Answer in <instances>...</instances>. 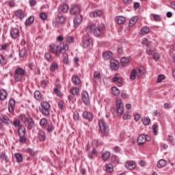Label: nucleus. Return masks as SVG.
<instances>
[{"instance_id": "f257e3e1", "label": "nucleus", "mask_w": 175, "mask_h": 175, "mask_svg": "<svg viewBox=\"0 0 175 175\" xmlns=\"http://www.w3.org/2000/svg\"><path fill=\"white\" fill-rule=\"evenodd\" d=\"M105 25H102L101 26H98L95 24L88 25L86 29L90 32H93V34L96 38H99V36H102L103 35V32H105Z\"/></svg>"}, {"instance_id": "f03ea898", "label": "nucleus", "mask_w": 175, "mask_h": 175, "mask_svg": "<svg viewBox=\"0 0 175 175\" xmlns=\"http://www.w3.org/2000/svg\"><path fill=\"white\" fill-rule=\"evenodd\" d=\"M146 68L144 66H140L139 68L133 69L130 74V79L131 80L133 81L136 79V76L138 77V79H140V77H142V76H144L146 75Z\"/></svg>"}, {"instance_id": "7ed1b4c3", "label": "nucleus", "mask_w": 175, "mask_h": 175, "mask_svg": "<svg viewBox=\"0 0 175 175\" xmlns=\"http://www.w3.org/2000/svg\"><path fill=\"white\" fill-rule=\"evenodd\" d=\"M40 113H42V114L43 116H44L45 117H49L50 116V109H51V106L50 104L48 102L46 101H42L40 103Z\"/></svg>"}, {"instance_id": "20e7f679", "label": "nucleus", "mask_w": 175, "mask_h": 175, "mask_svg": "<svg viewBox=\"0 0 175 175\" xmlns=\"http://www.w3.org/2000/svg\"><path fill=\"white\" fill-rule=\"evenodd\" d=\"M92 44V38L90 36V35H84L82 38V47L83 49H88L91 47Z\"/></svg>"}, {"instance_id": "39448f33", "label": "nucleus", "mask_w": 175, "mask_h": 175, "mask_svg": "<svg viewBox=\"0 0 175 175\" xmlns=\"http://www.w3.org/2000/svg\"><path fill=\"white\" fill-rule=\"evenodd\" d=\"M98 128L103 135H106L109 132V124H106L103 119L98 120Z\"/></svg>"}, {"instance_id": "423d86ee", "label": "nucleus", "mask_w": 175, "mask_h": 175, "mask_svg": "<svg viewBox=\"0 0 175 175\" xmlns=\"http://www.w3.org/2000/svg\"><path fill=\"white\" fill-rule=\"evenodd\" d=\"M25 75V70L21 67H18L15 70L14 79L16 81H21L23 77Z\"/></svg>"}, {"instance_id": "0eeeda50", "label": "nucleus", "mask_w": 175, "mask_h": 175, "mask_svg": "<svg viewBox=\"0 0 175 175\" xmlns=\"http://www.w3.org/2000/svg\"><path fill=\"white\" fill-rule=\"evenodd\" d=\"M116 111L118 116H122L124 113V104L121 98L116 99Z\"/></svg>"}, {"instance_id": "6e6552de", "label": "nucleus", "mask_w": 175, "mask_h": 175, "mask_svg": "<svg viewBox=\"0 0 175 175\" xmlns=\"http://www.w3.org/2000/svg\"><path fill=\"white\" fill-rule=\"evenodd\" d=\"M49 49L51 53H53V54H55L57 57H58V55H61L59 45H57L55 43H52L49 46Z\"/></svg>"}, {"instance_id": "1a4fd4ad", "label": "nucleus", "mask_w": 175, "mask_h": 175, "mask_svg": "<svg viewBox=\"0 0 175 175\" xmlns=\"http://www.w3.org/2000/svg\"><path fill=\"white\" fill-rule=\"evenodd\" d=\"M112 83H116V85L118 87L122 86V82L124 81V79L121 77V75L116 73L114 77L111 79Z\"/></svg>"}, {"instance_id": "9d476101", "label": "nucleus", "mask_w": 175, "mask_h": 175, "mask_svg": "<svg viewBox=\"0 0 175 175\" xmlns=\"http://www.w3.org/2000/svg\"><path fill=\"white\" fill-rule=\"evenodd\" d=\"M151 137L150 135H141L137 138V143L139 146H142L146 143V142H150Z\"/></svg>"}, {"instance_id": "9b49d317", "label": "nucleus", "mask_w": 175, "mask_h": 175, "mask_svg": "<svg viewBox=\"0 0 175 175\" xmlns=\"http://www.w3.org/2000/svg\"><path fill=\"white\" fill-rule=\"evenodd\" d=\"M110 68L111 70H115V71L118 70L120 69V62L115 59H111Z\"/></svg>"}, {"instance_id": "f8f14e48", "label": "nucleus", "mask_w": 175, "mask_h": 175, "mask_svg": "<svg viewBox=\"0 0 175 175\" xmlns=\"http://www.w3.org/2000/svg\"><path fill=\"white\" fill-rule=\"evenodd\" d=\"M10 36L12 39H17L20 37V30L18 28L14 27L10 30Z\"/></svg>"}, {"instance_id": "ddd939ff", "label": "nucleus", "mask_w": 175, "mask_h": 175, "mask_svg": "<svg viewBox=\"0 0 175 175\" xmlns=\"http://www.w3.org/2000/svg\"><path fill=\"white\" fill-rule=\"evenodd\" d=\"M81 100L85 105H90V96H88V92L86 91L82 92Z\"/></svg>"}, {"instance_id": "4468645a", "label": "nucleus", "mask_w": 175, "mask_h": 175, "mask_svg": "<svg viewBox=\"0 0 175 175\" xmlns=\"http://www.w3.org/2000/svg\"><path fill=\"white\" fill-rule=\"evenodd\" d=\"M0 121H1L3 124H5V125H10V124H12V121L5 114L0 115Z\"/></svg>"}, {"instance_id": "2eb2a0df", "label": "nucleus", "mask_w": 175, "mask_h": 175, "mask_svg": "<svg viewBox=\"0 0 175 175\" xmlns=\"http://www.w3.org/2000/svg\"><path fill=\"white\" fill-rule=\"evenodd\" d=\"M70 12L71 14L79 16L80 15V12H81V7L80 5H73Z\"/></svg>"}, {"instance_id": "dca6fc26", "label": "nucleus", "mask_w": 175, "mask_h": 175, "mask_svg": "<svg viewBox=\"0 0 175 175\" xmlns=\"http://www.w3.org/2000/svg\"><path fill=\"white\" fill-rule=\"evenodd\" d=\"M82 21H83V16L77 15L75 16V18L74 19V27H75V28L79 27V25H80V24H81Z\"/></svg>"}, {"instance_id": "f3484780", "label": "nucleus", "mask_w": 175, "mask_h": 175, "mask_svg": "<svg viewBox=\"0 0 175 175\" xmlns=\"http://www.w3.org/2000/svg\"><path fill=\"white\" fill-rule=\"evenodd\" d=\"M26 122L27 123V129L29 131H31L32 128H34L35 126V121L31 117H29L28 118L26 119Z\"/></svg>"}, {"instance_id": "a211bd4d", "label": "nucleus", "mask_w": 175, "mask_h": 175, "mask_svg": "<svg viewBox=\"0 0 175 175\" xmlns=\"http://www.w3.org/2000/svg\"><path fill=\"white\" fill-rule=\"evenodd\" d=\"M16 101L13 98L10 99L8 102V110L10 113H13V111H14Z\"/></svg>"}, {"instance_id": "6ab92c4d", "label": "nucleus", "mask_w": 175, "mask_h": 175, "mask_svg": "<svg viewBox=\"0 0 175 175\" xmlns=\"http://www.w3.org/2000/svg\"><path fill=\"white\" fill-rule=\"evenodd\" d=\"M125 167L129 170H133L136 168V163H135V161H128L125 163Z\"/></svg>"}, {"instance_id": "aec40b11", "label": "nucleus", "mask_w": 175, "mask_h": 175, "mask_svg": "<svg viewBox=\"0 0 175 175\" xmlns=\"http://www.w3.org/2000/svg\"><path fill=\"white\" fill-rule=\"evenodd\" d=\"M82 117L83 118H85V120H88V121H92V120H94V116L92 115V113L85 111L83 114H82Z\"/></svg>"}, {"instance_id": "412c9836", "label": "nucleus", "mask_w": 175, "mask_h": 175, "mask_svg": "<svg viewBox=\"0 0 175 175\" xmlns=\"http://www.w3.org/2000/svg\"><path fill=\"white\" fill-rule=\"evenodd\" d=\"M68 10L69 6L66 4H64L58 8L57 12L58 13H68Z\"/></svg>"}, {"instance_id": "4be33fe9", "label": "nucleus", "mask_w": 175, "mask_h": 175, "mask_svg": "<svg viewBox=\"0 0 175 175\" xmlns=\"http://www.w3.org/2000/svg\"><path fill=\"white\" fill-rule=\"evenodd\" d=\"M100 16H102V10H96L95 11L90 13V16L92 17V18H95V17H100Z\"/></svg>"}, {"instance_id": "5701e85b", "label": "nucleus", "mask_w": 175, "mask_h": 175, "mask_svg": "<svg viewBox=\"0 0 175 175\" xmlns=\"http://www.w3.org/2000/svg\"><path fill=\"white\" fill-rule=\"evenodd\" d=\"M38 136L40 142H44L46 140V133L42 129H40L38 133Z\"/></svg>"}, {"instance_id": "b1692460", "label": "nucleus", "mask_w": 175, "mask_h": 175, "mask_svg": "<svg viewBox=\"0 0 175 175\" xmlns=\"http://www.w3.org/2000/svg\"><path fill=\"white\" fill-rule=\"evenodd\" d=\"M131 62V57H122L120 59V64L122 66H128Z\"/></svg>"}, {"instance_id": "393cba45", "label": "nucleus", "mask_w": 175, "mask_h": 175, "mask_svg": "<svg viewBox=\"0 0 175 175\" xmlns=\"http://www.w3.org/2000/svg\"><path fill=\"white\" fill-rule=\"evenodd\" d=\"M59 88H61V85H57L56 87L53 88V92H55V95H57V96L62 98V96H64V94L61 92V90H59Z\"/></svg>"}, {"instance_id": "a878e982", "label": "nucleus", "mask_w": 175, "mask_h": 175, "mask_svg": "<svg viewBox=\"0 0 175 175\" xmlns=\"http://www.w3.org/2000/svg\"><path fill=\"white\" fill-rule=\"evenodd\" d=\"M59 51H60V54L61 53H62V51H66L67 50H68L69 46H68V44L65 43V42H61L59 44Z\"/></svg>"}, {"instance_id": "bb28decb", "label": "nucleus", "mask_w": 175, "mask_h": 175, "mask_svg": "<svg viewBox=\"0 0 175 175\" xmlns=\"http://www.w3.org/2000/svg\"><path fill=\"white\" fill-rule=\"evenodd\" d=\"M15 16L18 17V18L23 20L25 16V12L21 10H19L15 12Z\"/></svg>"}, {"instance_id": "cd10ccee", "label": "nucleus", "mask_w": 175, "mask_h": 175, "mask_svg": "<svg viewBox=\"0 0 175 175\" xmlns=\"http://www.w3.org/2000/svg\"><path fill=\"white\" fill-rule=\"evenodd\" d=\"M25 127L23 125L19 126L18 129V136H25Z\"/></svg>"}, {"instance_id": "c85d7f7f", "label": "nucleus", "mask_w": 175, "mask_h": 175, "mask_svg": "<svg viewBox=\"0 0 175 175\" xmlns=\"http://www.w3.org/2000/svg\"><path fill=\"white\" fill-rule=\"evenodd\" d=\"M8 96V92L5 89L0 90V100H5Z\"/></svg>"}, {"instance_id": "c756f323", "label": "nucleus", "mask_w": 175, "mask_h": 175, "mask_svg": "<svg viewBox=\"0 0 175 175\" xmlns=\"http://www.w3.org/2000/svg\"><path fill=\"white\" fill-rule=\"evenodd\" d=\"M64 42H66V43H75V37L70 36V35H67L65 38H64Z\"/></svg>"}, {"instance_id": "7c9ffc66", "label": "nucleus", "mask_w": 175, "mask_h": 175, "mask_svg": "<svg viewBox=\"0 0 175 175\" xmlns=\"http://www.w3.org/2000/svg\"><path fill=\"white\" fill-rule=\"evenodd\" d=\"M8 64V59L5 56L0 54V65L3 66Z\"/></svg>"}, {"instance_id": "2f4dec72", "label": "nucleus", "mask_w": 175, "mask_h": 175, "mask_svg": "<svg viewBox=\"0 0 175 175\" xmlns=\"http://www.w3.org/2000/svg\"><path fill=\"white\" fill-rule=\"evenodd\" d=\"M116 21L118 24H124L125 23V17L124 16H116Z\"/></svg>"}, {"instance_id": "473e14b6", "label": "nucleus", "mask_w": 175, "mask_h": 175, "mask_svg": "<svg viewBox=\"0 0 175 175\" xmlns=\"http://www.w3.org/2000/svg\"><path fill=\"white\" fill-rule=\"evenodd\" d=\"M167 163V162L165 159H161L157 163V167L159 168L164 167V166H166Z\"/></svg>"}, {"instance_id": "72a5a7b5", "label": "nucleus", "mask_w": 175, "mask_h": 175, "mask_svg": "<svg viewBox=\"0 0 175 175\" xmlns=\"http://www.w3.org/2000/svg\"><path fill=\"white\" fill-rule=\"evenodd\" d=\"M14 157L16 158V162H18V163L23 162V154L20 153H15Z\"/></svg>"}, {"instance_id": "f704fd0d", "label": "nucleus", "mask_w": 175, "mask_h": 175, "mask_svg": "<svg viewBox=\"0 0 175 175\" xmlns=\"http://www.w3.org/2000/svg\"><path fill=\"white\" fill-rule=\"evenodd\" d=\"M33 21H35V18H33V16H29L27 19H26L25 25H31Z\"/></svg>"}, {"instance_id": "c9c22d12", "label": "nucleus", "mask_w": 175, "mask_h": 175, "mask_svg": "<svg viewBox=\"0 0 175 175\" xmlns=\"http://www.w3.org/2000/svg\"><path fill=\"white\" fill-rule=\"evenodd\" d=\"M71 81L75 85L80 84V78L76 75H74L72 77Z\"/></svg>"}, {"instance_id": "e433bc0d", "label": "nucleus", "mask_w": 175, "mask_h": 175, "mask_svg": "<svg viewBox=\"0 0 175 175\" xmlns=\"http://www.w3.org/2000/svg\"><path fill=\"white\" fill-rule=\"evenodd\" d=\"M102 159L103 161H108V159H110V152L107 151L103 153Z\"/></svg>"}, {"instance_id": "4c0bfd02", "label": "nucleus", "mask_w": 175, "mask_h": 175, "mask_svg": "<svg viewBox=\"0 0 175 175\" xmlns=\"http://www.w3.org/2000/svg\"><path fill=\"white\" fill-rule=\"evenodd\" d=\"M49 123H47V119L46 118H42L40 120V125L42 128H46V126H47V124Z\"/></svg>"}, {"instance_id": "58836bf2", "label": "nucleus", "mask_w": 175, "mask_h": 175, "mask_svg": "<svg viewBox=\"0 0 175 175\" xmlns=\"http://www.w3.org/2000/svg\"><path fill=\"white\" fill-rule=\"evenodd\" d=\"M138 17L133 16L130 19L129 25L130 27H133L136 23H137Z\"/></svg>"}, {"instance_id": "ea45409f", "label": "nucleus", "mask_w": 175, "mask_h": 175, "mask_svg": "<svg viewBox=\"0 0 175 175\" xmlns=\"http://www.w3.org/2000/svg\"><path fill=\"white\" fill-rule=\"evenodd\" d=\"M46 126V131L48 133H51V132H53V131L55 129L53 123H48Z\"/></svg>"}, {"instance_id": "a19ab883", "label": "nucleus", "mask_w": 175, "mask_h": 175, "mask_svg": "<svg viewBox=\"0 0 175 175\" xmlns=\"http://www.w3.org/2000/svg\"><path fill=\"white\" fill-rule=\"evenodd\" d=\"M103 58L105 61L110 59V51H105L103 53Z\"/></svg>"}, {"instance_id": "79ce46f5", "label": "nucleus", "mask_w": 175, "mask_h": 175, "mask_svg": "<svg viewBox=\"0 0 175 175\" xmlns=\"http://www.w3.org/2000/svg\"><path fill=\"white\" fill-rule=\"evenodd\" d=\"M55 21L59 24H64V23H65V18L62 16H59L55 18Z\"/></svg>"}, {"instance_id": "37998d69", "label": "nucleus", "mask_w": 175, "mask_h": 175, "mask_svg": "<svg viewBox=\"0 0 175 175\" xmlns=\"http://www.w3.org/2000/svg\"><path fill=\"white\" fill-rule=\"evenodd\" d=\"M150 122L151 119H150V118L146 116L142 118V123L144 124V125H148V124H150Z\"/></svg>"}, {"instance_id": "c03bdc74", "label": "nucleus", "mask_w": 175, "mask_h": 175, "mask_svg": "<svg viewBox=\"0 0 175 175\" xmlns=\"http://www.w3.org/2000/svg\"><path fill=\"white\" fill-rule=\"evenodd\" d=\"M70 92L72 95H79V90L78 88H72L70 89Z\"/></svg>"}, {"instance_id": "a18cd8bd", "label": "nucleus", "mask_w": 175, "mask_h": 175, "mask_svg": "<svg viewBox=\"0 0 175 175\" xmlns=\"http://www.w3.org/2000/svg\"><path fill=\"white\" fill-rule=\"evenodd\" d=\"M111 92L113 95H116V96L120 95V90L117 88V87H112Z\"/></svg>"}, {"instance_id": "49530a36", "label": "nucleus", "mask_w": 175, "mask_h": 175, "mask_svg": "<svg viewBox=\"0 0 175 175\" xmlns=\"http://www.w3.org/2000/svg\"><path fill=\"white\" fill-rule=\"evenodd\" d=\"M34 98H35V99H36V100H39L40 99L42 98V94L40 93V91L36 90L34 92Z\"/></svg>"}, {"instance_id": "de8ad7c7", "label": "nucleus", "mask_w": 175, "mask_h": 175, "mask_svg": "<svg viewBox=\"0 0 175 175\" xmlns=\"http://www.w3.org/2000/svg\"><path fill=\"white\" fill-rule=\"evenodd\" d=\"M39 17L42 21H46L47 20V14L46 12H41L39 14Z\"/></svg>"}, {"instance_id": "09e8293b", "label": "nucleus", "mask_w": 175, "mask_h": 175, "mask_svg": "<svg viewBox=\"0 0 175 175\" xmlns=\"http://www.w3.org/2000/svg\"><path fill=\"white\" fill-rule=\"evenodd\" d=\"M18 136H19L18 141L20 143H21V144H24L27 143V137H25V135H18Z\"/></svg>"}, {"instance_id": "8fccbe9b", "label": "nucleus", "mask_w": 175, "mask_h": 175, "mask_svg": "<svg viewBox=\"0 0 175 175\" xmlns=\"http://www.w3.org/2000/svg\"><path fill=\"white\" fill-rule=\"evenodd\" d=\"M63 63L66 64V65L69 63L68 55L66 53H63Z\"/></svg>"}, {"instance_id": "3c124183", "label": "nucleus", "mask_w": 175, "mask_h": 175, "mask_svg": "<svg viewBox=\"0 0 175 175\" xmlns=\"http://www.w3.org/2000/svg\"><path fill=\"white\" fill-rule=\"evenodd\" d=\"M0 157L1 159H3L5 162H9V158H8V155H6V153L5 152H2L0 154Z\"/></svg>"}, {"instance_id": "603ef678", "label": "nucleus", "mask_w": 175, "mask_h": 175, "mask_svg": "<svg viewBox=\"0 0 175 175\" xmlns=\"http://www.w3.org/2000/svg\"><path fill=\"white\" fill-rule=\"evenodd\" d=\"M56 69H58V64L57 63H53L50 66L51 72H55Z\"/></svg>"}, {"instance_id": "864d4df0", "label": "nucleus", "mask_w": 175, "mask_h": 175, "mask_svg": "<svg viewBox=\"0 0 175 175\" xmlns=\"http://www.w3.org/2000/svg\"><path fill=\"white\" fill-rule=\"evenodd\" d=\"M142 44L147 46V47H150V46H151V43L150 42V41H148V39L146 38L142 39Z\"/></svg>"}, {"instance_id": "5fc2aeb1", "label": "nucleus", "mask_w": 175, "mask_h": 175, "mask_svg": "<svg viewBox=\"0 0 175 175\" xmlns=\"http://www.w3.org/2000/svg\"><path fill=\"white\" fill-rule=\"evenodd\" d=\"M25 55H27V50H25V49H23L19 51V56L21 58H24V57H25Z\"/></svg>"}, {"instance_id": "6e6d98bb", "label": "nucleus", "mask_w": 175, "mask_h": 175, "mask_svg": "<svg viewBox=\"0 0 175 175\" xmlns=\"http://www.w3.org/2000/svg\"><path fill=\"white\" fill-rule=\"evenodd\" d=\"M94 79L95 80L100 79V72H99V71H95L94 72Z\"/></svg>"}, {"instance_id": "4d7b16f0", "label": "nucleus", "mask_w": 175, "mask_h": 175, "mask_svg": "<svg viewBox=\"0 0 175 175\" xmlns=\"http://www.w3.org/2000/svg\"><path fill=\"white\" fill-rule=\"evenodd\" d=\"M150 32V29L147 26H144L141 29L142 33H148Z\"/></svg>"}, {"instance_id": "13d9d810", "label": "nucleus", "mask_w": 175, "mask_h": 175, "mask_svg": "<svg viewBox=\"0 0 175 175\" xmlns=\"http://www.w3.org/2000/svg\"><path fill=\"white\" fill-rule=\"evenodd\" d=\"M152 133L154 136H157V135L158 134V131L157 129H158V126H157V124H154L152 126Z\"/></svg>"}, {"instance_id": "bf43d9fd", "label": "nucleus", "mask_w": 175, "mask_h": 175, "mask_svg": "<svg viewBox=\"0 0 175 175\" xmlns=\"http://www.w3.org/2000/svg\"><path fill=\"white\" fill-rule=\"evenodd\" d=\"M73 118H74L75 121H79V120L80 119V115L79 114V112H77V111L74 112Z\"/></svg>"}, {"instance_id": "052dcab7", "label": "nucleus", "mask_w": 175, "mask_h": 175, "mask_svg": "<svg viewBox=\"0 0 175 175\" xmlns=\"http://www.w3.org/2000/svg\"><path fill=\"white\" fill-rule=\"evenodd\" d=\"M44 58L45 59H46V61H49V62L52 61L51 54H50L49 53H46L44 54Z\"/></svg>"}, {"instance_id": "680f3d73", "label": "nucleus", "mask_w": 175, "mask_h": 175, "mask_svg": "<svg viewBox=\"0 0 175 175\" xmlns=\"http://www.w3.org/2000/svg\"><path fill=\"white\" fill-rule=\"evenodd\" d=\"M13 125L14 126H15V128H17V126H18V128H20V126L23 125V124H20V120L16 119L13 121Z\"/></svg>"}, {"instance_id": "e2e57ef3", "label": "nucleus", "mask_w": 175, "mask_h": 175, "mask_svg": "<svg viewBox=\"0 0 175 175\" xmlns=\"http://www.w3.org/2000/svg\"><path fill=\"white\" fill-rule=\"evenodd\" d=\"M19 118H21V120L23 121V122H24V124H27V116H25V114H22L19 116Z\"/></svg>"}, {"instance_id": "0e129e2a", "label": "nucleus", "mask_w": 175, "mask_h": 175, "mask_svg": "<svg viewBox=\"0 0 175 175\" xmlns=\"http://www.w3.org/2000/svg\"><path fill=\"white\" fill-rule=\"evenodd\" d=\"M152 16L153 17L154 21H161V16H159V15L152 14Z\"/></svg>"}, {"instance_id": "69168bd1", "label": "nucleus", "mask_w": 175, "mask_h": 175, "mask_svg": "<svg viewBox=\"0 0 175 175\" xmlns=\"http://www.w3.org/2000/svg\"><path fill=\"white\" fill-rule=\"evenodd\" d=\"M162 80H165V75H160L158 76L157 77V82L158 83H161V81H162Z\"/></svg>"}, {"instance_id": "338daca9", "label": "nucleus", "mask_w": 175, "mask_h": 175, "mask_svg": "<svg viewBox=\"0 0 175 175\" xmlns=\"http://www.w3.org/2000/svg\"><path fill=\"white\" fill-rule=\"evenodd\" d=\"M111 161H113L114 163H118V162H120V159H118V157H117L116 156H112Z\"/></svg>"}, {"instance_id": "774afa93", "label": "nucleus", "mask_w": 175, "mask_h": 175, "mask_svg": "<svg viewBox=\"0 0 175 175\" xmlns=\"http://www.w3.org/2000/svg\"><path fill=\"white\" fill-rule=\"evenodd\" d=\"M26 152H28L30 155H35V151H33L31 148L26 149Z\"/></svg>"}]
</instances>
